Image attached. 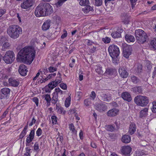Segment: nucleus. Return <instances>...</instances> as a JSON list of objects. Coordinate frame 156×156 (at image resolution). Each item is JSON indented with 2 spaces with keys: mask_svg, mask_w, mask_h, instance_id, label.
I'll use <instances>...</instances> for the list:
<instances>
[{
  "mask_svg": "<svg viewBox=\"0 0 156 156\" xmlns=\"http://www.w3.org/2000/svg\"><path fill=\"white\" fill-rule=\"evenodd\" d=\"M35 53L30 47H25L19 52L17 58L27 64H30L34 58Z\"/></svg>",
  "mask_w": 156,
  "mask_h": 156,
  "instance_id": "f257e3e1",
  "label": "nucleus"
},
{
  "mask_svg": "<svg viewBox=\"0 0 156 156\" xmlns=\"http://www.w3.org/2000/svg\"><path fill=\"white\" fill-rule=\"evenodd\" d=\"M53 12L52 6L48 3H40L36 8L35 11V15L37 17L47 16Z\"/></svg>",
  "mask_w": 156,
  "mask_h": 156,
  "instance_id": "f03ea898",
  "label": "nucleus"
},
{
  "mask_svg": "<svg viewBox=\"0 0 156 156\" xmlns=\"http://www.w3.org/2000/svg\"><path fill=\"white\" fill-rule=\"evenodd\" d=\"M22 29L19 26L13 25L10 26L8 28L7 32L12 38L16 39L22 33Z\"/></svg>",
  "mask_w": 156,
  "mask_h": 156,
  "instance_id": "7ed1b4c3",
  "label": "nucleus"
},
{
  "mask_svg": "<svg viewBox=\"0 0 156 156\" xmlns=\"http://www.w3.org/2000/svg\"><path fill=\"white\" fill-rule=\"evenodd\" d=\"M108 51L112 58L113 63L114 64L118 63L119 60L118 57L120 53L119 48L117 46L112 44L109 46Z\"/></svg>",
  "mask_w": 156,
  "mask_h": 156,
  "instance_id": "20e7f679",
  "label": "nucleus"
},
{
  "mask_svg": "<svg viewBox=\"0 0 156 156\" xmlns=\"http://www.w3.org/2000/svg\"><path fill=\"white\" fill-rule=\"evenodd\" d=\"M135 34L136 40L140 44L144 43L148 39L147 34L141 29L136 30Z\"/></svg>",
  "mask_w": 156,
  "mask_h": 156,
  "instance_id": "39448f33",
  "label": "nucleus"
},
{
  "mask_svg": "<svg viewBox=\"0 0 156 156\" xmlns=\"http://www.w3.org/2000/svg\"><path fill=\"white\" fill-rule=\"evenodd\" d=\"M134 101L137 105L144 107L148 104L149 100L146 96L139 95L135 97Z\"/></svg>",
  "mask_w": 156,
  "mask_h": 156,
  "instance_id": "423d86ee",
  "label": "nucleus"
},
{
  "mask_svg": "<svg viewBox=\"0 0 156 156\" xmlns=\"http://www.w3.org/2000/svg\"><path fill=\"white\" fill-rule=\"evenodd\" d=\"M15 55L14 52L11 50L6 51L3 57V60L6 64H11L15 59Z\"/></svg>",
  "mask_w": 156,
  "mask_h": 156,
  "instance_id": "0eeeda50",
  "label": "nucleus"
},
{
  "mask_svg": "<svg viewBox=\"0 0 156 156\" xmlns=\"http://www.w3.org/2000/svg\"><path fill=\"white\" fill-rule=\"evenodd\" d=\"M63 91L59 88H56L55 91L52 94L53 97L51 98V102L55 105L57 103L58 100V95H61L63 94Z\"/></svg>",
  "mask_w": 156,
  "mask_h": 156,
  "instance_id": "6e6552de",
  "label": "nucleus"
},
{
  "mask_svg": "<svg viewBox=\"0 0 156 156\" xmlns=\"http://www.w3.org/2000/svg\"><path fill=\"white\" fill-rule=\"evenodd\" d=\"M98 95L100 97L101 99L104 101L108 102L112 98V94L108 93H105L101 91L98 93Z\"/></svg>",
  "mask_w": 156,
  "mask_h": 156,
  "instance_id": "1a4fd4ad",
  "label": "nucleus"
},
{
  "mask_svg": "<svg viewBox=\"0 0 156 156\" xmlns=\"http://www.w3.org/2000/svg\"><path fill=\"white\" fill-rule=\"evenodd\" d=\"M123 56L126 58H128L132 54V48L131 46L126 45L123 46Z\"/></svg>",
  "mask_w": 156,
  "mask_h": 156,
  "instance_id": "9d476101",
  "label": "nucleus"
},
{
  "mask_svg": "<svg viewBox=\"0 0 156 156\" xmlns=\"http://www.w3.org/2000/svg\"><path fill=\"white\" fill-rule=\"evenodd\" d=\"M34 3V0H23L21 3V7L24 9H28L32 7Z\"/></svg>",
  "mask_w": 156,
  "mask_h": 156,
  "instance_id": "9b49d317",
  "label": "nucleus"
},
{
  "mask_svg": "<svg viewBox=\"0 0 156 156\" xmlns=\"http://www.w3.org/2000/svg\"><path fill=\"white\" fill-rule=\"evenodd\" d=\"M132 149V148L129 146H124L121 147L120 151L121 153L125 156H129Z\"/></svg>",
  "mask_w": 156,
  "mask_h": 156,
  "instance_id": "f8f14e48",
  "label": "nucleus"
},
{
  "mask_svg": "<svg viewBox=\"0 0 156 156\" xmlns=\"http://www.w3.org/2000/svg\"><path fill=\"white\" fill-rule=\"evenodd\" d=\"M27 66L23 65H21L19 68V73L23 76H25L27 74L28 72Z\"/></svg>",
  "mask_w": 156,
  "mask_h": 156,
  "instance_id": "ddd939ff",
  "label": "nucleus"
},
{
  "mask_svg": "<svg viewBox=\"0 0 156 156\" xmlns=\"http://www.w3.org/2000/svg\"><path fill=\"white\" fill-rule=\"evenodd\" d=\"M119 112V110L118 109L114 108L108 111L107 113V115L109 117H113L117 115Z\"/></svg>",
  "mask_w": 156,
  "mask_h": 156,
  "instance_id": "4468645a",
  "label": "nucleus"
},
{
  "mask_svg": "<svg viewBox=\"0 0 156 156\" xmlns=\"http://www.w3.org/2000/svg\"><path fill=\"white\" fill-rule=\"evenodd\" d=\"M122 30L121 28H119L116 30L112 32L111 34L112 37L114 38H119L121 37V33Z\"/></svg>",
  "mask_w": 156,
  "mask_h": 156,
  "instance_id": "2eb2a0df",
  "label": "nucleus"
},
{
  "mask_svg": "<svg viewBox=\"0 0 156 156\" xmlns=\"http://www.w3.org/2000/svg\"><path fill=\"white\" fill-rule=\"evenodd\" d=\"M8 82L10 85L14 87H18L20 84L19 80L15 78H10L9 79Z\"/></svg>",
  "mask_w": 156,
  "mask_h": 156,
  "instance_id": "dca6fc26",
  "label": "nucleus"
},
{
  "mask_svg": "<svg viewBox=\"0 0 156 156\" xmlns=\"http://www.w3.org/2000/svg\"><path fill=\"white\" fill-rule=\"evenodd\" d=\"M95 108L96 110L99 112L104 111L107 108L106 106L102 102L96 104Z\"/></svg>",
  "mask_w": 156,
  "mask_h": 156,
  "instance_id": "f3484780",
  "label": "nucleus"
},
{
  "mask_svg": "<svg viewBox=\"0 0 156 156\" xmlns=\"http://www.w3.org/2000/svg\"><path fill=\"white\" fill-rule=\"evenodd\" d=\"M119 72L120 76L122 78H126L128 76L129 74L124 67H120L119 69Z\"/></svg>",
  "mask_w": 156,
  "mask_h": 156,
  "instance_id": "a211bd4d",
  "label": "nucleus"
},
{
  "mask_svg": "<svg viewBox=\"0 0 156 156\" xmlns=\"http://www.w3.org/2000/svg\"><path fill=\"white\" fill-rule=\"evenodd\" d=\"M122 98L125 101L130 102L132 100V97L130 93L127 92H124L121 95Z\"/></svg>",
  "mask_w": 156,
  "mask_h": 156,
  "instance_id": "6ab92c4d",
  "label": "nucleus"
},
{
  "mask_svg": "<svg viewBox=\"0 0 156 156\" xmlns=\"http://www.w3.org/2000/svg\"><path fill=\"white\" fill-rule=\"evenodd\" d=\"M51 21L49 20H48L44 22L42 26V29L43 31H45L48 30L50 27V23Z\"/></svg>",
  "mask_w": 156,
  "mask_h": 156,
  "instance_id": "aec40b11",
  "label": "nucleus"
},
{
  "mask_svg": "<svg viewBox=\"0 0 156 156\" xmlns=\"http://www.w3.org/2000/svg\"><path fill=\"white\" fill-rule=\"evenodd\" d=\"M125 39L127 42L128 43L133 42L135 41L134 37L129 34H126L125 35Z\"/></svg>",
  "mask_w": 156,
  "mask_h": 156,
  "instance_id": "412c9836",
  "label": "nucleus"
},
{
  "mask_svg": "<svg viewBox=\"0 0 156 156\" xmlns=\"http://www.w3.org/2000/svg\"><path fill=\"white\" fill-rule=\"evenodd\" d=\"M136 131V124L133 122L131 123L129 125V133L131 135H133Z\"/></svg>",
  "mask_w": 156,
  "mask_h": 156,
  "instance_id": "4be33fe9",
  "label": "nucleus"
},
{
  "mask_svg": "<svg viewBox=\"0 0 156 156\" xmlns=\"http://www.w3.org/2000/svg\"><path fill=\"white\" fill-rule=\"evenodd\" d=\"M10 91V90L9 88L6 87L3 88L1 90L2 93L5 98L9 96Z\"/></svg>",
  "mask_w": 156,
  "mask_h": 156,
  "instance_id": "5701e85b",
  "label": "nucleus"
},
{
  "mask_svg": "<svg viewBox=\"0 0 156 156\" xmlns=\"http://www.w3.org/2000/svg\"><path fill=\"white\" fill-rule=\"evenodd\" d=\"M148 110L147 108H145L141 110L140 112V117L141 118L146 116L147 115Z\"/></svg>",
  "mask_w": 156,
  "mask_h": 156,
  "instance_id": "b1692460",
  "label": "nucleus"
},
{
  "mask_svg": "<svg viewBox=\"0 0 156 156\" xmlns=\"http://www.w3.org/2000/svg\"><path fill=\"white\" fill-rule=\"evenodd\" d=\"M94 68L96 72L99 74H101L103 73L102 69V66L100 65H98L94 66Z\"/></svg>",
  "mask_w": 156,
  "mask_h": 156,
  "instance_id": "393cba45",
  "label": "nucleus"
},
{
  "mask_svg": "<svg viewBox=\"0 0 156 156\" xmlns=\"http://www.w3.org/2000/svg\"><path fill=\"white\" fill-rule=\"evenodd\" d=\"M69 128L70 130L71 131V133L74 136H76L77 135V131L75 129L74 124L73 123H71L69 124Z\"/></svg>",
  "mask_w": 156,
  "mask_h": 156,
  "instance_id": "a878e982",
  "label": "nucleus"
},
{
  "mask_svg": "<svg viewBox=\"0 0 156 156\" xmlns=\"http://www.w3.org/2000/svg\"><path fill=\"white\" fill-rule=\"evenodd\" d=\"M131 140V138L130 136L128 135H124L122 136V141L125 143H128Z\"/></svg>",
  "mask_w": 156,
  "mask_h": 156,
  "instance_id": "bb28decb",
  "label": "nucleus"
},
{
  "mask_svg": "<svg viewBox=\"0 0 156 156\" xmlns=\"http://www.w3.org/2000/svg\"><path fill=\"white\" fill-rule=\"evenodd\" d=\"M28 122H27V124L24 127L23 130L21 132L19 135V138L20 139L23 138L26 134L27 133V129L28 128Z\"/></svg>",
  "mask_w": 156,
  "mask_h": 156,
  "instance_id": "cd10ccee",
  "label": "nucleus"
},
{
  "mask_svg": "<svg viewBox=\"0 0 156 156\" xmlns=\"http://www.w3.org/2000/svg\"><path fill=\"white\" fill-rule=\"evenodd\" d=\"M61 73L58 72L57 74V76L54 81H53L55 84L57 85L58 84L60 83L62 81V79L61 77Z\"/></svg>",
  "mask_w": 156,
  "mask_h": 156,
  "instance_id": "c85d7f7f",
  "label": "nucleus"
},
{
  "mask_svg": "<svg viewBox=\"0 0 156 156\" xmlns=\"http://www.w3.org/2000/svg\"><path fill=\"white\" fill-rule=\"evenodd\" d=\"M1 45L2 46V50L5 51L6 49L9 48L10 46V44L8 42V40H7L6 41H5Z\"/></svg>",
  "mask_w": 156,
  "mask_h": 156,
  "instance_id": "c756f323",
  "label": "nucleus"
},
{
  "mask_svg": "<svg viewBox=\"0 0 156 156\" xmlns=\"http://www.w3.org/2000/svg\"><path fill=\"white\" fill-rule=\"evenodd\" d=\"M132 90L136 93H140L142 91V88L140 87H135L132 88Z\"/></svg>",
  "mask_w": 156,
  "mask_h": 156,
  "instance_id": "7c9ffc66",
  "label": "nucleus"
},
{
  "mask_svg": "<svg viewBox=\"0 0 156 156\" xmlns=\"http://www.w3.org/2000/svg\"><path fill=\"white\" fill-rule=\"evenodd\" d=\"M116 72V70L113 68H107L106 69L105 73L108 75H112Z\"/></svg>",
  "mask_w": 156,
  "mask_h": 156,
  "instance_id": "2f4dec72",
  "label": "nucleus"
},
{
  "mask_svg": "<svg viewBox=\"0 0 156 156\" xmlns=\"http://www.w3.org/2000/svg\"><path fill=\"white\" fill-rule=\"evenodd\" d=\"M43 97L44 98L46 101L47 104L48 105V104H49L51 100V101L50 95L48 94H44L43 95Z\"/></svg>",
  "mask_w": 156,
  "mask_h": 156,
  "instance_id": "473e14b6",
  "label": "nucleus"
},
{
  "mask_svg": "<svg viewBox=\"0 0 156 156\" xmlns=\"http://www.w3.org/2000/svg\"><path fill=\"white\" fill-rule=\"evenodd\" d=\"M56 109L57 110V112L59 114H62L63 112L65 114L66 112V111H63V108L60 106H59L58 105H56Z\"/></svg>",
  "mask_w": 156,
  "mask_h": 156,
  "instance_id": "72a5a7b5",
  "label": "nucleus"
},
{
  "mask_svg": "<svg viewBox=\"0 0 156 156\" xmlns=\"http://www.w3.org/2000/svg\"><path fill=\"white\" fill-rule=\"evenodd\" d=\"M84 104L87 107L91 106L92 104L91 99L90 98L86 99L84 101Z\"/></svg>",
  "mask_w": 156,
  "mask_h": 156,
  "instance_id": "f704fd0d",
  "label": "nucleus"
},
{
  "mask_svg": "<svg viewBox=\"0 0 156 156\" xmlns=\"http://www.w3.org/2000/svg\"><path fill=\"white\" fill-rule=\"evenodd\" d=\"M131 80L132 82L135 84L140 83V82L139 79L134 76L131 77Z\"/></svg>",
  "mask_w": 156,
  "mask_h": 156,
  "instance_id": "c9c22d12",
  "label": "nucleus"
},
{
  "mask_svg": "<svg viewBox=\"0 0 156 156\" xmlns=\"http://www.w3.org/2000/svg\"><path fill=\"white\" fill-rule=\"evenodd\" d=\"M71 98L69 96L66 98L65 102V106L67 108L69 107L70 104Z\"/></svg>",
  "mask_w": 156,
  "mask_h": 156,
  "instance_id": "e433bc0d",
  "label": "nucleus"
},
{
  "mask_svg": "<svg viewBox=\"0 0 156 156\" xmlns=\"http://www.w3.org/2000/svg\"><path fill=\"white\" fill-rule=\"evenodd\" d=\"M8 40L7 38L5 36H0V45H2Z\"/></svg>",
  "mask_w": 156,
  "mask_h": 156,
  "instance_id": "4c0bfd02",
  "label": "nucleus"
},
{
  "mask_svg": "<svg viewBox=\"0 0 156 156\" xmlns=\"http://www.w3.org/2000/svg\"><path fill=\"white\" fill-rule=\"evenodd\" d=\"M151 48L156 50V39H154L151 40L150 43Z\"/></svg>",
  "mask_w": 156,
  "mask_h": 156,
  "instance_id": "58836bf2",
  "label": "nucleus"
},
{
  "mask_svg": "<svg viewBox=\"0 0 156 156\" xmlns=\"http://www.w3.org/2000/svg\"><path fill=\"white\" fill-rule=\"evenodd\" d=\"M106 129L108 131L112 132L115 129L114 127L112 125H108L105 126Z\"/></svg>",
  "mask_w": 156,
  "mask_h": 156,
  "instance_id": "ea45409f",
  "label": "nucleus"
},
{
  "mask_svg": "<svg viewBox=\"0 0 156 156\" xmlns=\"http://www.w3.org/2000/svg\"><path fill=\"white\" fill-rule=\"evenodd\" d=\"M67 0H58V2L55 4L57 7L61 6Z\"/></svg>",
  "mask_w": 156,
  "mask_h": 156,
  "instance_id": "a19ab883",
  "label": "nucleus"
},
{
  "mask_svg": "<svg viewBox=\"0 0 156 156\" xmlns=\"http://www.w3.org/2000/svg\"><path fill=\"white\" fill-rule=\"evenodd\" d=\"M137 0H129L130 3L131 5V8L133 9L135 7V5L136 4V2Z\"/></svg>",
  "mask_w": 156,
  "mask_h": 156,
  "instance_id": "79ce46f5",
  "label": "nucleus"
},
{
  "mask_svg": "<svg viewBox=\"0 0 156 156\" xmlns=\"http://www.w3.org/2000/svg\"><path fill=\"white\" fill-rule=\"evenodd\" d=\"M142 66L141 64H139L137 66V68L135 69V71L137 73L140 72L142 70Z\"/></svg>",
  "mask_w": 156,
  "mask_h": 156,
  "instance_id": "37998d69",
  "label": "nucleus"
},
{
  "mask_svg": "<svg viewBox=\"0 0 156 156\" xmlns=\"http://www.w3.org/2000/svg\"><path fill=\"white\" fill-rule=\"evenodd\" d=\"M102 41L105 43L107 44L109 43L111 41L110 38L106 37L105 38H102Z\"/></svg>",
  "mask_w": 156,
  "mask_h": 156,
  "instance_id": "c03bdc74",
  "label": "nucleus"
},
{
  "mask_svg": "<svg viewBox=\"0 0 156 156\" xmlns=\"http://www.w3.org/2000/svg\"><path fill=\"white\" fill-rule=\"evenodd\" d=\"M153 106L151 108L152 112L154 113H156V101H154L152 103Z\"/></svg>",
  "mask_w": 156,
  "mask_h": 156,
  "instance_id": "a18cd8bd",
  "label": "nucleus"
},
{
  "mask_svg": "<svg viewBox=\"0 0 156 156\" xmlns=\"http://www.w3.org/2000/svg\"><path fill=\"white\" fill-rule=\"evenodd\" d=\"M47 86L48 87H49L51 89V90H52L57 85L55 84L53 81H52L49 83L48 84Z\"/></svg>",
  "mask_w": 156,
  "mask_h": 156,
  "instance_id": "49530a36",
  "label": "nucleus"
},
{
  "mask_svg": "<svg viewBox=\"0 0 156 156\" xmlns=\"http://www.w3.org/2000/svg\"><path fill=\"white\" fill-rule=\"evenodd\" d=\"M57 68L56 67H54L50 66L48 68L49 71L50 73H53L56 71L57 70Z\"/></svg>",
  "mask_w": 156,
  "mask_h": 156,
  "instance_id": "de8ad7c7",
  "label": "nucleus"
},
{
  "mask_svg": "<svg viewBox=\"0 0 156 156\" xmlns=\"http://www.w3.org/2000/svg\"><path fill=\"white\" fill-rule=\"evenodd\" d=\"M56 75V73H51L50 74H49L48 75V76L46 78V79L48 80L49 79H50L54 77Z\"/></svg>",
  "mask_w": 156,
  "mask_h": 156,
  "instance_id": "09e8293b",
  "label": "nucleus"
},
{
  "mask_svg": "<svg viewBox=\"0 0 156 156\" xmlns=\"http://www.w3.org/2000/svg\"><path fill=\"white\" fill-rule=\"evenodd\" d=\"M51 119L52 121V123L53 124H56L57 123V118L56 116L53 115L51 117Z\"/></svg>",
  "mask_w": 156,
  "mask_h": 156,
  "instance_id": "8fccbe9b",
  "label": "nucleus"
},
{
  "mask_svg": "<svg viewBox=\"0 0 156 156\" xmlns=\"http://www.w3.org/2000/svg\"><path fill=\"white\" fill-rule=\"evenodd\" d=\"M33 139H32L31 137H29V136H27V139L26 140V146H29V143H30Z\"/></svg>",
  "mask_w": 156,
  "mask_h": 156,
  "instance_id": "3c124183",
  "label": "nucleus"
},
{
  "mask_svg": "<svg viewBox=\"0 0 156 156\" xmlns=\"http://www.w3.org/2000/svg\"><path fill=\"white\" fill-rule=\"evenodd\" d=\"M146 66L148 70H150L152 67V64L151 62L149 61H147Z\"/></svg>",
  "mask_w": 156,
  "mask_h": 156,
  "instance_id": "603ef678",
  "label": "nucleus"
},
{
  "mask_svg": "<svg viewBox=\"0 0 156 156\" xmlns=\"http://www.w3.org/2000/svg\"><path fill=\"white\" fill-rule=\"evenodd\" d=\"M102 4V0H95V5L98 6H101Z\"/></svg>",
  "mask_w": 156,
  "mask_h": 156,
  "instance_id": "864d4df0",
  "label": "nucleus"
},
{
  "mask_svg": "<svg viewBox=\"0 0 156 156\" xmlns=\"http://www.w3.org/2000/svg\"><path fill=\"white\" fill-rule=\"evenodd\" d=\"M35 134V132L34 130H32L31 131L29 135L28 136L31 137L32 139H34Z\"/></svg>",
  "mask_w": 156,
  "mask_h": 156,
  "instance_id": "5fc2aeb1",
  "label": "nucleus"
},
{
  "mask_svg": "<svg viewBox=\"0 0 156 156\" xmlns=\"http://www.w3.org/2000/svg\"><path fill=\"white\" fill-rule=\"evenodd\" d=\"M42 133V130L41 128H39L38 129L36 132V135L39 136H40Z\"/></svg>",
  "mask_w": 156,
  "mask_h": 156,
  "instance_id": "6e6d98bb",
  "label": "nucleus"
},
{
  "mask_svg": "<svg viewBox=\"0 0 156 156\" xmlns=\"http://www.w3.org/2000/svg\"><path fill=\"white\" fill-rule=\"evenodd\" d=\"M60 87L62 89L66 90L67 89V86L66 83H61L59 85Z\"/></svg>",
  "mask_w": 156,
  "mask_h": 156,
  "instance_id": "4d7b16f0",
  "label": "nucleus"
},
{
  "mask_svg": "<svg viewBox=\"0 0 156 156\" xmlns=\"http://www.w3.org/2000/svg\"><path fill=\"white\" fill-rule=\"evenodd\" d=\"M63 31L64 33L62 34L61 37V38L63 39L66 38L67 35V31L65 30H64Z\"/></svg>",
  "mask_w": 156,
  "mask_h": 156,
  "instance_id": "13d9d810",
  "label": "nucleus"
},
{
  "mask_svg": "<svg viewBox=\"0 0 156 156\" xmlns=\"http://www.w3.org/2000/svg\"><path fill=\"white\" fill-rule=\"evenodd\" d=\"M50 87H48L46 86L44 88V91L47 93H50L51 92V89L50 88Z\"/></svg>",
  "mask_w": 156,
  "mask_h": 156,
  "instance_id": "bf43d9fd",
  "label": "nucleus"
},
{
  "mask_svg": "<svg viewBox=\"0 0 156 156\" xmlns=\"http://www.w3.org/2000/svg\"><path fill=\"white\" fill-rule=\"evenodd\" d=\"M6 12L5 9H0V17L4 14Z\"/></svg>",
  "mask_w": 156,
  "mask_h": 156,
  "instance_id": "052dcab7",
  "label": "nucleus"
},
{
  "mask_svg": "<svg viewBox=\"0 0 156 156\" xmlns=\"http://www.w3.org/2000/svg\"><path fill=\"white\" fill-rule=\"evenodd\" d=\"M70 59H71L72 62L69 64V66L70 67L72 68L74 66V63L75 62V59L72 58H71Z\"/></svg>",
  "mask_w": 156,
  "mask_h": 156,
  "instance_id": "680f3d73",
  "label": "nucleus"
},
{
  "mask_svg": "<svg viewBox=\"0 0 156 156\" xmlns=\"http://www.w3.org/2000/svg\"><path fill=\"white\" fill-rule=\"evenodd\" d=\"M85 41L86 42V44L88 46L92 45V44L93 43V42L92 41L90 40L86 39L85 40Z\"/></svg>",
  "mask_w": 156,
  "mask_h": 156,
  "instance_id": "e2e57ef3",
  "label": "nucleus"
},
{
  "mask_svg": "<svg viewBox=\"0 0 156 156\" xmlns=\"http://www.w3.org/2000/svg\"><path fill=\"white\" fill-rule=\"evenodd\" d=\"M33 101L34 102L37 106H38V99L37 97H34L33 98Z\"/></svg>",
  "mask_w": 156,
  "mask_h": 156,
  "instance_id": "0e129e2a",
  "label": "nucleus"
},
{
  "mask_svg": "<svg viewBox=\"0 0 156 156\" xmlns=\"http://www.w3.org/2000/svg\"><path fill=\"white\" fill-rule=\"evenodd\" d=\"M96 94L95 92L94 91H92L90 95V97L94 100L96 97Z\"/></svg>",
  "mask_w": 156,
  "mask_h": 156,
  "instance_id": "69168bd1",
  "label": "nucleus"
},
{
  "mask_svg": "<svg viewBox=\"0 0 156 156\" xmlns=\"http://www.w3.org/2000/svg\"><path fill=\"white\" fill-rule=\"evenodd\" d=\"M36 122V120L34 118V117L32 118L31 121L30 123L29 126H32L33 124H34Z\"/></svg>",
  "mask_w": 156,
  "mask_h": 156,
  "instance_id": "338daca9",
  "label": "nucleus"
},
{
  "mask_svg": "<svg viewBox=\"0 0 156 156\" xmlns=\"http://www.w3.org/2000/svg\"><path fill=\"white\" fill-rule=\"evenodd\" d=\"M39 149L38 144L37 143H36L34 146V150L36 151H37Z\"/></svg>",
  "mask_w": 156,
  "mask_h": 156,
  "instance_id": "774afa93",
  "label": "nucleus"
}]
</instances>
